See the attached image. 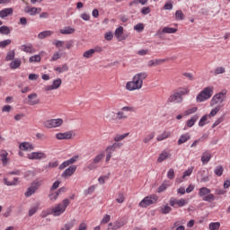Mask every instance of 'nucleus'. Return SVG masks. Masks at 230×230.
Here are the masks:
<instances>
[{"mask_svg": "<svg viewBox=\"0 0 230 230\" xmlns=\"http://www.w3.org/2000/svg\"><path fill=\"white\" fill-rule=\"evenodd\" d=\"M60 85H62V79L58 78L52 82V84L45 86L44 91L46 92L56 91V89H58Z\"/></svg>", "mask_w": 230, "mask_h": 230, "instance_id": "f8f14e48", "label": "nucleus"}, {"mask_svg": "<svg viewBox=\"0 0 230 230\" xmlns=\"http://www.w3.org/2000/svg\"><path fill=\"white\" fill-rule=\"evenodd\" d=\"M154 137H155V133L151 132L146 136V137L144 138L143 141H144V143L147 144V143H150V141H152V139H154Z\"/></svg>", "mask_w": 230, "mask_h": 230, "instance_id": "37998d69", "label": "nucleus"}, {"mask_svg": "<svg viewBox=\"0 0 230 230\" xmlns=\"http://www.w3.org/2000/svg\"><path fill=\"white\" fill-rule=\"evenodd\" d=\"M215 193L216 195H217L218 197H222V195H226L227 193V190H224V189H216L215 190Z\"/></svg>", "mask_w": 230, "mask_h": 230, "instance_id": "4d7b16f0", "label": "nucleus"}, {"mask_svg": "<svg viewBox=\"0 0 230 230\" xmlns=\"http://www.w3.org/2000/svg\"><path fill=\"white\" fill-rule=\"evenodd\" d=\"M162 33H177V29L172 27H164L162 31H158L156 35L160 36Z\"/></svg>", "mask_w": 230, "mask_h": 230, "instance_id": "5701e85b", "label": "nucleus"}, {"mask_svg": "<svg viewBox=\"0 0 230 230\" xmlns=\"http://www.w3.org/2000/svg\"><path fill=\"white\" fill-rule=\"evenodd\" d=\"M40 206V203H36L35 206L31 207L29 209V217H33V215H35V213H37V211H39V207Z\"/></svg>", "mask_w": 230, "mask_h": 230, "instance_id": "58836bf2", "label": "nucleus"}, {"mask_svg": "<svg viewBox=\"0 0 230 230\" xmlns=\"http://www.w3.org/2000/svg\"><path fill=\"white\" fill-rule=\"evenodd\" d=\"M209 161H211V153L206 151L202 154L201 162L203 164H208Z\"/></svg>", "mask_w": 230, "mask_h": 230, "instance_id": "cd10ccee", "label": "nucleus"}, {"mask_svg": "<svg viewBox=\"0 0 230 230\" xmlns=\"http://www.w3.org/2000/svg\"><path fill=\"white\" fill-rule=\"evenodd\" d=\"M13 13V9L12 8H5L0 11V18L4 19L5 17H8V15H12Z\"/></svg>", "mask_w": 230, "mask_h": 230, "instance_id": "b1692460", "label": "nucleus"}, {"mask_svg": "<svg viewBox=\"0 0 230 230\" xmlns=\"http://www.w3.org/2000/svg\"><path fill=\"white\" fill-rule=\"evenodd\" d=\"M24 12L25 13H29L31 16H35L37 12H40V8L26 6L24 8Z\"/></svg>", "mask_w": 230, "mask_h": 230, "instance_id": "aec40b11", "label": "nucleus"}, {"mask_svg": "<svg viewBox=\"0 0 230 230\" xmlns=\"http://www.w3.org/2000/svg\"><path fill=\"white\" fill-rule=\"evenodd\" d=\"M169 58L163 59H151L148 61V67H154L155 66H161V64H164V62H168Z\"/></svg>", "mask_w": 230, "mask_h": 230, "instance_id": "f3484780", "label": "nucleus"}, {"mask_svg": "<svg viewBox=\"0 0 230 230\" xmlns=\"http://www.w3.org/2000/svg\"><path fill=\"white\" fill-rule=\"evenodd\" d=\"M135 31H137L138 33H141L143 30H145V25L143 23H137L134 26Z\"/></svg>", "mask_w": 230, "mask_h": 230, "instance_id": "5fc2aeb1", "label": "nucleus"}, {"mask_svg": "<svg viewBox=\"0 0 230 230\" xmlns=\"http://www.w3.org/2000/svg\"><path fill=\"white\" fill-rule=\"evenodd\" d=\"M93 55H94V52L92 49L84 51L83 54V57H84V58H93Z\"/></svg>", "mask_w": 230, "mask_h": 230, "instance_id": "8fccbe9b", "label": "nucleus"}, {"mask_svg": "<svg viewBox=\"0 0 230 230\" xmlns=\"http://www.w3.org/2000/svg\"><path fill=\"white\" fill-rule=\"evenodd\" d=\"M199 197H200L204 202H215V200L220 199V197H217L215 194L211 193V189L208 187H201L199 190Z\"/></svg>", "mask_w": 230, "mask_h": 230, "instance_id": "7ed1b4c3", "label": "nucleus"}, {"mask_svg": "<svg viewBox=\"0 0 230 230\" xmlns=\"http://www.w3.org/2000/svg\"><path fill=\"white\" fill-rule=\"evenodd\" d=\"M76 172V165H72L66 168L64 172L61 174V177L66 179V177H71Z\"/></svg>", "mask_w": 230, "mask_h": 230, "instance_id": "2eb2a0df", "label": "nucleus"}, {"mask_svg": "<svg viewBox=\"0 0 230 230\" xmlns=\"http://www.w3.org/2000/svg\"><path fill=\"white\" fill-rule=\"evenodd\" d=\"M42 182H43L42 180L33 181L31 182V186L25 191V193H24L25 197H27V198L31 197V195H33L37 191V190H39V188H40Z\"/></svg>", "mask_w": 230, "mask_h": 230, "instance_id": "1a4fd4ad", "label": "nucleus"}, {"mask_svg": "<svg viewBox=\"0 0 230 230\" xmlns=\"http://www.w3.org/2000/svg\"><path fill=\"white\" fill-rule=\"evenodd\" d=\"M77 230H87V224L85 222H82L78 226Z\"/></svg>", "mask_w": 230, "mask_h": 230, "instance_id": "338daca9", "label": "nucleus"}, {"mask_svg": "<svg viewBox=\"0 0 230 230\" xmlns=\"http://www.w3.org/2000/svg\"><path fill=\"white\" fill-rule=\"evenodd\" d=\"M56 139L62 141L64 139H73V131H66L64 133L56 134Z\"/></svg>", "mask_w": 230, "mask_h": 230, "instance_id": "ddd939ff", "label": "nucleus"}, {"mask_svg": "<svg viewBox=\"0 0 230 230\" xmlns=\"http://www.w3.org/2000/svg\"><path fill=\"white\" fill-rule=\"evenodd\" d=\"M171 211H172V207L168 205L164 206L160 209V213H162V215H168V213H170Z\"/></svg>", "mask_w": 230, "mask_h": 230, "instance_id": "09e8293b", "label": "nucleus"}, {"mask_svg": "<svg viewBox=\"0 0 230 230\" xmlns=\"http://www.w3.org/2000/svg\"><path fill=\"white\" fill-rule=\"evenodd\" d=\"M191 173H193V167H190L183 172L182 179H186V177H190Z\"/></svg>", "mask_w": 230, "mask_h": 230, "instance_id": "6e6d98bb", "label": "nucleus"}, {"mask_svg": "<svg viewBox=\"0 0 230 230\" xmlns=\"http://www.w3.org/2000/svg\"><path fill=\"white\" fill-rule=\"evenodd\" d=\"M121 146H123V144L118 142L113 143L111 146H108L104 151L106 152L105 163H109L112 158L113 152H116V150H118V148H121Z\"/></svg>", "mask_w": 230, "mask_h": 230, "instance_id": "6e6552de", "label": "nucleus"}, {"mask_svg": "<svg viewBox=\"0 0 230 230\" xmlns=\"http://www.w3.org/2000/svg\"><path fill=\"white\" fill-rule=\"evenodd\" d=\"M215 88L213 86H207L205 87L196 97V102L199 103H202V102H206L209 100L211 96H213V93Z\"/></svg>", "mask_w": 230, "mask_h": 230, "instance_id": "39448f33", "label": "nucleus"}, {"mask_svg": "<svg viewBox=\"0 0 230 230\" xmlns=\"http://www.w3.org/2000/svg\"><path fill=\"white\" fill-rule=\"evenodd\" d=\"M53 35V31H44L38 34V39L43 40L46 37H51Z\"/></svg>", "mask_w": 230, "mask_h": 230, "instance_id": "2f4dec72", "label": "nucleus"}, {"mask_svg": "<svg viewBox=\"0 0 230 230\" xmlns=\"http://www.w3.org/2000/svg\"><path fill=\"white\" fill-rule=\"evenodd\" d=\"M175 19L176 21H184V13L182 11L178 10L175 12Z\"/></svg>", "mask_w": 230, "mask_h": 230, "instance_id": "c03bdc74", "label": "nucleus"}, {"mask_svg": "<svg viewBox=\"0 0 230 230\" xmlns=\"http://www.w3.org/2000/svg\"><path fill=\"white\" fill-rule=\"evenodd\" d=\"M175 93H177L182 98V96H186V95L190 94V88L180 87V88H178V90Z\"/></svg>", "mask_w": 230, "mask_h": 230, "instance_id": "c756f323", "label": "nucleus"}, {"mask_svg": "<svg viewBox=\"0 0 230 230\" xmlns=\"http://www.w3.org/2000/svg\"><path fill=\"white\" fill-rule=\"evenodd\" d=\"M58 195H59V193L57 191L49 194V200H51V202H55V200H57V199H58Z\"/></svg>", "mask_w": 230, "mask_h": 230, "instance_id": "052dcab7", "label": "nucleus"}, {"mask_svg": "<svg viewBox=\"0 0 230 230\" xmlns=\"http://www.w3.org/2000/svg\"><path fill=\"white\" fill-rule=\"evenodd\" d=\"M199 119V115H193L189 120H187V127L189 128H191L193 125H195V122H197Z\"/></svg>", "mask_w": 230, "mask_h": 230, "instance_id": "72a5a7b5", "label": "nucleus"}, {"mask_svg": "<svg viewBox=\"0 0 230 230\" xmlns=\"http://www.w3.org/2000/svg\"><path fill=\"white\" fill-rule=\"evenodd\" d=\"M113 227H111V230H118V229H121V227H123V226H125V221L121 220V219H118L113 223Z\"/></svg>", "mask_w": 230, "mask_h": 230, "instance_id": "c85d7f7f", "label": "nucleus"}, {"mask_svg": "<svg viewBox=\"0 0 230 230\" xmlns=\"http://www.w3.org/2000/svg\"><path fill=\"white\" fill-rule=\"evenodd\" d=\"M103 159H105V151H100L87 164V170L93 171L100 168V165L103 163Z\"/></svg>", "mask_w": 230, "mask_h": 230, "instance_id": "20e7f679", "label": "nucleus"}, {"mask_svg": "<svg viewBox=\"0 0 230 230\" xmlns=\"http://www.w3.org/2000/svg\"><path fill=\"white\" fill-rule=\"evenodd\" d=\"M214 173L217 177H222L224 174V167L222 165H217L214 170Z\"/></svg>", "mask_w": 230, "mask_h": 230, "instance_id": "c9c22d12", "label": "nucleus"}, {"mask_svg": "<svg viewBox=\"0 0 230 230\" xmlns=\"http://www.w3.org/2000/svg\"><path fill=\"white\" fill-rule=\"evenodd\" d=\"M197 111H199V108H197V107L190 108L184 111V115L190 116L191 114H195V112H197Z\"/></svg>", "mask_w": 230, "mask_h": 230, "instance_id": "603ef678", "label": "nucleus"}, {"mask_svg": "<svg viewBox=\"0 0 230 230\" xmlns=\"http://www.w3.org/2000/svg\"><path fill=\"white\" fill-rule=\"evenodd\" d=\"M21 51H24V53H35V49L31 43L23 44L20 47Z\"/></svg>", "mask_w": 230, "mask_h": 230, "instance_id": "a211bd4d", "label": "nucleus"}, {"mask_svg": "<svg viewBox=\"0 0 230 230\" xmlns=\"http://www.w3.org/2000/svg\"><path fill=\"white\" fill-rule=\"evenodd\" d=\"M121 35H123V27L120 26L115 30V37L121 39Z\"/></svg>", "mask_w": 230, "mask_h": 230, "instance_id": "864d4df0", "label": "nucleus"}, {"mask_svg": "<svg viewBox=\"0 0 230 230\" xmlns=\"http://www.w3.org/2000/svg\"><path fill=\"white\" fill-rule=\"evenodd\" d=\"M167 179L173 181L175 179V171L173 169H169L167 172Z\"/></svg>", "mask_w": 230, "mask_h": 230, "instance_id": "3c124183", "label": "nucleus"}, {"mask_svg": "<svg viewBox=\"0 0 230 230\" xmlns=\"http://www.w3.org/2000/svg\"><path fill=\"white\" fill-rule=\"evenodd\" d=\"M4 184L5 186H17L19 184V178H13V181H8V178H4Z\"/></svg>", "mask_w": 230, "mask_h": 230, "instance_id": "7c9ffc66", "label": "nucleus"}, {"mask_svg": "<svg viewBox=\"0 0 230 230\" xmlns=\"http://www.w3.org/2000/svg\"><path fill=\"white\" fill-rule=\"evenodd\" d=\"M109 222H111V216L110 215H105L102 221H101V224H109Z\"/></svg>", "mask_w": 230, "mask_h": 230, "instance_id": "69168bd1", "label": "nucleus"}, {"mask_svg": "<svg viewBox=\"0 0 230 230\" xmlns=\"http://www.w3.org/2000/svg\"><path fill=\"white\" fill-rule=\"evenodd\" d=\"M127 115L125 114V112H123V111H118L117 112V119H127Z\"/></svg>", "mask_w": 230, "mask_h": 230, "instance_id": "bf43d9fd", "label": "nucleus"}, {"mask_svg": "<svg viewBox=\"0 0 230 230\" xmlns=\"http://www.w3.org/2000/svg\"><path fill=\"white\" fill-rule=\"evenodd\" d=\"M116 202H118V204H123L125 202V194H123V192L118 193Z\"/></svg>", "mask_w": 230, "mask_h": 230, "instance_id": "79ce46f5", "label": "nucleus"}, {"mask_svg": "<svg viewBox=\"0 0 230 230\" xmlns=\"http://www.w3.org/2000/svg\"><path fill=\"white\" fill-rule=\"evenodd\" d=\"M41 58H40V55H34V56H31L30 58H29V62L31 64H33L35 62H40Z\"/></svg>", "mask_w": 230, "mask_h": 230, "instance_id": "de8ad7c7", "label": "nucleus"}, {"mask_svg": "<svg viewBox=\"0 0 230 230\" xmlns=\"http://www.w3.org/2000/svg\"><path fill=\"white\" fill-rule=\"evenodd\" d=\"M157 200H159V197L155 194H151L149 196L145 197L139 202V208H148V206H152V204H156Z\"/></svg>", "mask_w": 230, "mask_h": 230, "instance_id": "0eeeda50", "label": "nucleus"}, {"mask_svg": "<svg viewBox=\"0 0 230 230\" xmlns=\"http://www.w3.org/2000/svg\"><path fill=\"white\" fill-rule=\"evenodd\" d=\"M9 44H12V40L0 41V48H6V46H9Z\"/></svg>", "mask_w": 230, "mask_h": 230, "instance_id": "e2e57ef3", "label": "nucleus"}, {"mask_svg": "<svg viewBox=\"0 0 230 230\" xmlns=\"http://www.w3.org/2000/svg\"><path fill=\"white\" fill-rule=\"evenodd\" d=\"M28 159L31 161H40L41 159H46V155L44 152H32L27 155Z\"/></svg>", "mask_w": 230, "mask_h": 230, "instance_id": "9b49d317", "label": "nucleus"}, {"mask_svg": "<svg viewBox=\"0 0 230 230\" xmlns=\"http://www.w3.org/2000/svg\"><path fill=\"white\" fill-rule=\"evenodd\" d=\"M208 229L209 230H218V229H220V222H211L208 225Z\"/></svg>", "mask_w": 230, "mask_h": 230, "instance_id": "a19ab883", "label": "nucleus"}, {"mask_svg": "<svg viewBox=\"0 0 230 230\" xmlns=\"http://www.w3.org/2000/svg\"><path fill=\"white\" fill-rule=\"evenodd\" d=\"M64 123L62 119H51L45 120L43 122V126L45 128H57V127H60Z\"/></svg>", "mask_w": 230, "mask_h": 230, "instance_id": "9d476101", "label": "nucleus"}, {"mask_svg": "<svg viewBox=\"0 0 230 230\" xmlns=\"http://www.w3.org/2000/svg\"><path fill=\"white\" fill-rule=\"evenodd\" d=\"M226 73V67L218 66L214 70V75L217 76V75H224Z\"/></svg>", "mask_w": 230, "mask_h": 230, "instance_id": "a18cd8bd", "label": "nucleus"}, {"mask_svg": "<svg viewBox=\"0 0 230 230\" xmlns=\"http://www.w3.org/2000/svg\"><path fill=\"white\" fill-rule=\"evenodd\" d=\"M28 104L29 105H39L40 101L37 99V93H31L28 95Z\"/></svg>", "mask_w": 230, "mask_h": 230, "instance_id": "6ab92c4d", "label": "nucleus"}, {"mask_svg": "<svg viewBox=\"0 0 230 230\" xmlns=\"http://www.w3.org/2000/svg\"><path fill=\"white\" fill-rule=\"evenodd\" d=\"M190 139H191V136L190 135V133H185L181 135L178 139V145H183V143L190 141Z\"/></svg>", "mask_w": 230, "mask_h": 230, "instance_id": "a878e982", "label": "nucleus"}, {"mask_svg": "<svg viewBox=\"0 0 230 230\" xmlns=\"http://www.w3.org/2000/svg\"><path fill=\"white\" fill-rule=\"evenodd\" d=\"M71 229H73V224H71V223L66 224V225L61 228V230H71Z\"/></svg>", "mask_w": 230, "mask_h": 230, "instance_id": "774afa93", "label": "nucleus"}, {"mask_svg": "<svg viewBox=\"0 0 230 230\" xmlns=\"http://www.w3.org/2000/svg\"><path fill=\"white\" fill-rule=\"evenodd\" d=\"M12 30H10V27L6 25H3L0 27V33L1 35H10Z\"/></svg>", "mask_w": 230, "mask_h": 230, "instance_id": "4c0bfd02", "label": "nucleus"}, {"mask_svg": "<svg viewBox=\"0 0 230 230\" xmlns=\"http://www.w3.org/2000/svg\"><path fill=\"white\" fill-rule=\"evenodd\" d=\"M130 133H124L122 135H116L114 137V141H116V143H119V141H123V139H125V137H128Z\"/></svg>", "mask_w": 230, "mask_h": 230, "instance_id": "ea45409f", "label": "nucleus"}, {"mask_svg": "<svg viewBox=\"0 0 230 230\" xmlns=\"http://www.w3.org/2000/svg\"><path fill=\"white\" fill-rule=\"evenodd\" d=\"M220 109H222V105H217V107L213 108L208 114L209 118H215L216 114H218L220 112Z\"/></svg>", "mask_w": 230, "mask_h": 230, "instance_id": "f704fd0d", "label": "nucleus"}, {"mask_svg": "<svg viewBox=\"0 0 230 230\" xmlns=\"http://www.w3.org/2000/svg\"><path fill=\"white\" fill-rule=\"evenodd\" d=\"M170 157H172V155H170V153L163 151L157 158V163H163V161H166V159H170Z\"/></svg>", "mask_w": 230, "mask_h": 230, "instance_id": "393cba45", "label": "nucleus"}, {"mask_svg": "<svg viewBox=\"0 0 230 230\" xmlns=\"http://www.w3.org/2000/svg\"><path fill=\"white\" fill-rule=\"evenodd\" d=\"M13 58H15V51H9L5 57L6 62H10V60H13Z\"/></svg>", "mask_w": 230, "mask_h": 230, "instance_id": "49530a36", "label": "nucleus"}, {"mask_svg": "<svg viewBox=\"0 0 230 230\" xmlns=\"http://www.w3.org/2000/svg\"><path fill=\"white\" fill-rule=\"evenodd\" d=\"M182 96H180L177 92H174L170 97L168 98L169 103H182Z\"/></svg>", "mask_w": 230, "mask_h": 230, "instance_id": "4468645a", "label": "nucleus"}, {"mask_svg": "<svg viewBox=\"0 0 230 230\" xmlns=\"http://www.w3.org/2000/svg\"><path fill=\"white\" fill-rule=\"evenodd\" d=\"M148 74L146 72H141L136 74L133 76L132 81H129L126 84L127 91H139L143 87V81L146 80Z\"/></svg>", "mask_w": 230, "mask_h": 230, "instance_id": "f257e3e1", "label": "nucleus"}, {"mask_svg": "<svg viewBox=\"0 0 230 230\" xmlns=\"http://www.w3.org/2000/svg\"><path fill=\"white\" fill-rule=\"evenodd\" d=\"M172 136L170 131H164L160 136L156 137L157 141H164V139H168Z\"/></svg>", "mask_w": 230, "mask_h": 230, "instance_id": "473e14b6", "label": "nucleus"}, {"mask_svg": "<svg viewBox=\"0 0 230 230\" xmlns=\"http://www.w3.org/2000/svg\"><path fill=\"white\" fill-rule=\"evenodd\" d=\"M20 150L22 152H31V150H34L33 145L30 142H22L19 145Z\"/></svg>", "mask_w": 230, "mask_h": 230, "instance_id": "dca6fc26", "label": "nucleus"}, {"mask_svg": "<svg viewBox=\"0 0 230 230\" xmlns=\"http://www.w3.org/2000/svg\"><path fill=\"white\" fill-rule=\"evenodd\" d=\"M69 199H65L61 203L56 205L50 213L44 214V212H42L41 217L45 218V217H48V215H53V217H60V215H64V213H66V209H67V206H69Z\"/></svg>", "mask_w": 230, "mask_h": 230, "instance_id": "f03ea898", "label": "nucleus"}, {"mask_svg": "<svg viewBox=\"0 0 230 230\" xmlns=\"http://www.w3.org/2000/svg\"><path fill=\"white\" fill-rule=\"evenodd\" d=\"M186 204H188V199H178V205H177L178 208H184Z\"/></svg>", "mask_w": 230, "mask_h": 230, "instance_id": "680f3d73", "label": "nucleus"}, {"mask_svg": "<svg viewBox=\"0 0 230 230\" xmlns=\"http://www.w3.org/2000/svg\"><path fill=\"white\" fill-rule=\"evenodd\" d=\"M227 92L226 90L216 93L210 100V107H215V105H222L226 102V95Z\"/></svg>", "mask_w": 230, "mask_h": 230, "instance_id": "423d86ee", "label": "nucleus"}, {"mask_svg": "<svg viewBox=\"0 0 230 230\" xmlns=\"http://www.w3.org/2000/svg\"><path fill=\"white\" fill-rule=\"evenodd\" d=\"M150 12H152V10L150 9V7H143L140 11V13H142V15H148V13H150Z\"/></svg>", "mask_w": 230, "mask_h": 230, "instance_id": "0e129e2a", "label": "nucleus"}, {"mask_svg": "<svg viewBox=\"0 0 230 230\" xmlns=\"http://www.w3.org/2000/svg\"><path fill=\"white\" fill-rule=\"evenodd\" d=\"M69 70V66L67 65L64 64L62 66H57L54 68V71H57V73H66V71Z\"/></svg>", "mask_w": 230, "mask_h": 230, "instance_id": "e433bc0d", "label": "nucleus"}, {"mask_svg": "<svg viewBox=\"0 0 230 230\" xmlns=\"http://www.w3.org/2000/svg\"><path fill=\"white\" fill-rule=\"evenodd\" d=\"M75 28H73L71 26H66L64 29H61L59 31L61 35H73V33H75Z\"/></svg>", "mask_w": 230, "mask_h": 230, "instance_id": "4be33fe9", "label": "nucleus"}, {"mask_svg": "<svg viewBox=\"0 0 230 230\" xmlns=\"http://www.w3.org/2000/svg\"><path fill=\"white\" fill-rule=\"evenodd\" d=\"M22 64V61L21 60V58H14L10 63V67H11V69H19V67H21Z\"/></svg>", "mask_w": 230, "mask_h": 230, "instance_id": "bb28decb", "label": "nucleus"}, {"mask_svg": "<svg viewBox=\"0 0 230 230\" xmlns=\"http://www.w3.org/2000/svg\"><path fill=\"white\" fill-rule=\"evenodd\" d=\"M207 121H208V115H204L203 117H201V119L199 121V127H204Z\"/></svg>", "mask_w": 230, "mask_h": 230, "instance_id": "13d9d810", "label": "nucleus"}, {"mask_svg": "<svg viewBox=\"0 0 230 230\" xmlns=\"http://www.w3.org/2000/svg\"><path fill=\"white\" fill-rule=\"evenodd\" d=\"M0 159L3 166H6V164H8V152H6V150H2L0 152Z\"/></svg>", "mask_w": 230, "mask_h": 230, "instance_id": "412c9836", "label": "nucleus"}]
</instances>
